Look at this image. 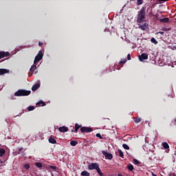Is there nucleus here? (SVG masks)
Masks as SVG:
<instances>
[{
  "instance_id": "f257e3e1",
  "label": "nucleus",
  "mask_w": 176,
  "mask_h": 176,
  "mask_svg": "<svg viewBox=\"0 0 176 176\" xmlns=\"http://www.w3.org/2000/svg\"><path fill=\"white\" fill-rule=\"evenodd\" d=\"M43 58V52L42 51H39L38 54L36 56L34 60V65H32L30 68L31 72H33V71H35L36 69V63L41 61L42 58Z\"/></svg>"
},
{
  "instance_id": "f03ea898",
  "label": "nucleus",
  "mask_w": 176,
  "mask_h": 176,
  "mask_svg": "<svg viewBox=\"0 0 176 176\" xmlns=\"http://www.w3.org/2000/svg\"><path fill=\"white\" fill-rule=\"evenodd\" d=\"M146 8L142 7V9L138 12V19L137 21L139 23V24H141L144 20H145V16H146Z\"/></svg>"
},
{
  "instance_id": "7ed1b4c3",
  "label": "nucleus",
  "mask_w": 176,
  "mask_h": 176,
  "mask_svg": "<svg viewBox=\"0 0 176 176\" xmlns=\"http://www.w3.org/2000/svg\"><path fill=\"white\" fill-rule=\"evenodd\" d=\"M30 94H31V91H27L24 89H19L14 93V96H16V97L30 96Z\"/></svg>"
},
{
  "instance_id": "20e7f679",
  "label": "nucleus",
  "mask_w": 176,
  "mask_h": 176,
  "mask_svg": "<svg viewBox=\"0 0 176 176\" xmlns=\"http://www.w3.org/2000/svg\"><path fill=\"white\" fill-rule=\"evenodd\" d=\"M100 168V165L98 163H91L88 165L89 170H98Z\"/></svg>"
},
{
  "instance_id": "39448f33",
  "label": "nucleus",
  "mask_w": 176,
  "mask_h": 176,
  "mask_svg": "<svg viewBox=\"0 0 176 176\" xmlns=\"http://www.w3.org/2000/svg\"><path fill=\"white\" fill-rule=\"evenodd\" d=\"M80 131L81 133H91V131H93V129H91V128L82 126L80 128Z\"/></svg>"
},
{
  "instance_id": "423d86ee",
  "label": "nucleus",
  "mask_w": 176,
  "mask_h": 176,
  "mask_svg": "<svg viewBox=\"0 0 176 176\" xmlns=\"http://www.w3.org/2000/svg\"><path fill=\"white\" fill-rule=\"evenodd\" d=\"M39 87H41V81L38 80L37 83L32 86V91H36V90H38Z\"/></svg>"
},
{
  "instance_id": "0eeeda50",
  "label": "nucleus",
  "mask_w": 176,
  "mask_h": 176,
  "mask_svg": "<svg viewBox=\"0 0 176 176\" xmlns=\"http://www.w3.org/2000/svg\"><path fill=\"white\" fill-rule=\"evenodd\" d=\"M102 154L104 155V157H106V159H108L109 160H112V159L113 157L112 154L108 153L105 151H102Z\"/></svg>"
},
{
  "instance_id": "6e6552de",
  "label": "nucleus",
  "mask_w": 176,
  "mask_h": 176,
  "mask_svg": "<svg viewBox=\"0 0 176 176\" xmlns=\"http://www.w3.org/2000/svg\"><path fill=\"white\" fill-rule=\"evenodd\" d=\"M140 61H144V60H148V54L143 53L139 56Z\"/></svg>"
},
{
  "instance_id": "1a4fd4ad",
  "label": "nucleus",
  "mask_w": 176,
  "mask_h": 176,
  "mask_svg": "<svg viewBox=\"0 0 176 176\" xmlns=\"http://www.w3.org/2000/svg\"><path fill=\"white\" fill-rule=\"evenodd\" d=\"M58 130L60 133H67V131H68V127L60 126L58 128Z\"/></svg>"
},
{
  "instance_id": "9d476101",
  "label": "nucleus",
  "mask_w": 176,
  "mask_h": 176,
  "mask_svg": "<svg viewBox=\"0 0 176 176\" xmlns=\"http://www.w3.org/2000/svg\"><path fill=\"white\" fill-rule=\"evenodd\" d=\"M8 56H9V52H0V58H3V57H8Z\"/></svg>"
},
{
  "instance_id": "9b49d317",
  "label": "nucleus",
  "mask_w": 176,
  "mask_h": 176,
  "mask_svg": "<svg viewBox=\"0 0 176 176\" xmlns=\"http://www.w3.org/2000/svg\"><path fill=\"white\" fill-rule=\"evenodd\" d=\"M139 28L142 30V31H145L148 28V25L146 23H144L143 25H140Z\"/></svg>"
},
{
  "instance_id": "f8f14e48",
  "label": "nucleus",
  "mask_w": 176,
  "mask_h": 176,
  "mask_svg": "<svg viewBox=\"0 0 176 176\" xmlns=\"http://www.w3.org/2000/svg\"><path fill=\"white\" fill-rule=\"evenodd\" d=\"M5 74H9V70L6 69H0V75H3Z\"/></svg>"
},
{
  "instance_id": "ddd939ff",
  "label": "nucleus",
  "mask_w": 176,
  "mask_h": 176,
  "mask_svg": "<svg viewBox=\"0 0 176 176\" xmlns=\"http://www.w3.org/2000/svg\"><path fill=\"white\" fill-rule=\"evenodd\" d=\"M50 144H57V140L52 137H50L48 140Z\"/></svg>"
},
{
  "instance_id": "4468645a",
  "label": "nucleus",
  "mask_w": 176,
  "mask_h": 176,
  "mask_svg": "<svg viewBox=\"0 0 176 176\" xmlns=\"http://www.w3.org/2000/svg\"><path fill=\"white\" fill-rule=\"evenodd\" d=\"M160 23H168L170 19L168 18H163L160 20Z\"/></svg>"
},
{
  "instance_id": "2eb2a0df",
  "label": "nucleus",
  "mask_w": 176,
  "mask_h": 176,
  "mask_svg": "<svg viewBox=\"0 0 176 176\" xmlns=\"http://www.w3.org/2000/svg\"><path fill=\"white\" fill-rule=\"evenodd\" d=\"M82 176H90V173L87 172V170H84L81 172Z\"/></svg>"
},
{
  "instance_id": "dca6fc26",
  "label": "nucleus",
  "mask_w": 176,
  "mask_h": 176,
  "mask_svg": "<svg viewBox=\"0 0 176 176\" xmlns=\"http://www.w3.org/2000/svg\"><path fill=\"white\" fill-rule=\"evenodd\" d=\"M162 146L164 149H168V148H170V146H168V144L167 142L162 143Z\"/></svg>"
},
{
  "instance_id": "f3484780",
  "label": "nucleus",
  "mask_w": 176,
  "mask_h": 176,
  "mask_svg": "<svg viewBox=\"0 0 176 176\" xmlns=\"http://www.w3.org/2000/svg\"><path fill=\"white\" fill-rule=\"evenodd\" d=\"M70 145L72 146H76V145H78V141L76 140H72L71 142H70Z\"/></svg>"
},
{
  "instance_id": "a211bd4d",
  "label": "nucleus",
  "mask_w": 176,
  "mask_h": 176,
  "mask_svg": "<svg viewBox=\"0 0 176 176\" xmlns=\"http://www.w3.org/2000/svg\"><path fill=\"white\" fill-rule=\"evenodd\" d=\"M6 151L3 148H0V157H2L6 153Z\"/></svg>"
},
{
  "instance_id": "6ab92c4d",
  "label": "nucleus",
  "mask_w": 176,
  "mask_h": 176,
  "mask_svg": "<svg viewBox=\"0 0 176 176\" xmlns=\"http://www.w3.org/2000/svg\"><path fill=\"white\" fill-rule=\"evenodd\" d=\"M36 105H39L40 107H45L46 104L43 101H39Z\"/></svg>"
},
{
  "instance_id": "aec40b11",
  "label": "nucleus",
  "mask_w": 176,
  "mask_h": 176,
  "mask_svg": "<svg viewBox=\"0 0 176 176\" xmlns=\"http://www.w3.org/2000/svg\"><path fill=\"white\" fill-rule=\"evenodd\" d=\"M35 166L36 167H38V168H42V167H43L42 163H41V162H36Z\"/></svg>"
},
{
  "instance_id": "412c9836",
  "label": "nucleus",
  "mask_w": 176,
  "mask_h": 176,
  "mask_svg": "<svg viewBox=\"0 0 176 176\" xmlns=\"http://www.w3.org/2000/svg\"><path fill=\"white\" fill-rule=\"evenodd\" d=\"M127 168L129 169L130 171H133L134 170V166L132 164H129Z\"/></svg>"
},
{
  "instance_id": "4be33fe9",
  "label": "nucleus",
  "mask_w": 176,
  "mask_h": 176,
  "mask_svg": "<svg viewBox=\"0 0 176 176\" xmlns=\"http://www.w3.org/2000/svg\"><path fill=\"white\" fill-rule=\"evenodd\" d=\"M79 129H80V125L76 124H75V132L77 133L78 130H79Z\"/></svg>"
},
{
  "instance_id": "5701e85b",
  "label": "nucleus",
  "mask_w": 176,
  "mask_h": 176,
  "mask_svg": "<svg viewBox=\"0 0 176 176\" xmlns=\"http://www.w3.org/2000/svg\"><path fill=\"white\" fill-rule=\"evenodd\" d=\"M122 147L124 148V149H126V151H129V149H130V147L129 146V145L126 144H122Z\"/></svg>"
},
{
  "instance_id": "b1692460",
  "label": "nucleus",
  "mask_w": 176,
  "mask_h": 176,
  "mask_svg": "<svg viewBox=\"0 0 176 176\" xmlns=\"http://www.w3.org/2000/svg\"><path fill=\"white\" fill-rule=\"evenodd\" d=\"M141 118H134V122H135V123H140V122H141Z\"/></svg>"
},
{
  "instance_id": "393cba45",
  "label": "nucleus",
  "mask_w": 176,
  "mask_h": 176,
  "mask_svg": "<svg viewBox=\"0 0 176 176\" xmlns=\"http://www.w3.org/2000/svg\"><path fill=\"white\" fill-rule=\"evenodd\" d=\"M151 41L152 43H154V45H157V41H156L155 38H152Z\"/></svg>"
},
{
  "instance_id": "a878e982",
  "label": "nucleus",
  "mask_w": 176,
  "mask_h": 176,
  "mask_svg": "<svg viewBox=\"0 0 176 176\" xmlns=\"http://www.w3.org/2000/svg\"><path fill=\"white\" fill-rule=\"evenodd\" d=\"M96 171H97L98 174H99V175H100V176L104 175V174L102 173V172H101V169H100V168H98V169H96Z\"/></svg>"
},
{
  "instance_id": "bb28decb",
  "label": "nucleus",
  "mask_w": 176,
  "mask_h": 176,
  "mask_svg": "<svg viewBox=\"0 0 176 176\" xmlns=\"http://www.w3.org/2000/svg\"><path fill=\"white\" fill-rule=\"evenodd\" d=\"M118 155L119 156H120V157H123V156H124V155L122 152V150H118Z\"/></svg>"
},
{
  "instance_id": "cd10ccee",
  "label": "nucleus",
  "mask_w": 176,
  "mask_h": 176,
  "mask_svg": "<svg viewBox=\"0 0 176 176\" xmlns=\"http://www.w3.org/2000/svg\"><path fill=\"white\" fill-rule=\"evenodd\" d=\"M35 109V107L34 106H30L28 107V111H34Z\"/></svg>"
},
{
  "instance_id": "c85d7f7f",
  "label": "nucleus",
  "mask_w": 176,
  "mask_h": 176,
  "mask_svg": "<svg viewBox=\"0 0 176 176\" xmlns=\"http://www.w3.org/2000/svg\"><path fill=\"white\" fill-rule=\"evenodd\" d=\"M126 61H127L126 59H124L123 60H121L119 62V65H122V64H125Z\"/></svg>"
},
{
  "instance_id": "c756f323",
  "label": "nucleus",
  "mask_w": 176,
  "mask_h": 176,
  "mask_svg": "<svg viewBox=\"0 0 176 176\" xmlns=\"http://www.w3.org/2000/svg\"><path fill=\"white\" fill-rule=\"evenodd\" d=\"M25 170H28L30 168V164H25L24 166H23Z\"/></svg>"
},
{
  "instance_id": "7c9ffc66",
  "label": "nucleus",
  "mask_w": 176,
  "mask_h": 176,
  "mask_svg": "<svg viewBox=\"0 0 176 176\" xmlns=\"http://www.w3.org/2000/svg\"><path fill=\"white\" fill-rule=\"evenodd\" d=\"M133 163L134 164H140V161L137 159H133Z\"/></svg>"
},
{
  "instance_id": "2f4dec72",
  "label": "nucleus",
  "mask_w": 176,
  "mask_h": 176,
  "mask_svg": "<svg viewBox=\"0 0 176 176\" xmlns=\"http://www.w3.org/2000/svg\"><path fill=\"white\" fill-rule=\"evenodd\" d=\"M5 162H6V161H1V160H0V167H1V166H5Z\"/></svg>"
},
{
  "instance_id": "473e14b6",
  "label": "nucleus",
  "mask_w": 176,
  "mask_h": 176,
  "mask_svg": "<svg viewBox=\"0 0 176 176\" xmlns=\"http://www.w3.org/2000/svg\"><path fill=\"white\" fill-rule=\"evenodd\" d=\"M96 137H98V138H100V140H102V136H101L100 133H97Z\"/></svg>"
},
{
  "instance_id": "72a5a7b5",
  "label": "nucleus",
  "mask_w": 176,
  "mask_h": 176,
  "mask_svg": "<svg viewBox=\"0 0 176 176\" xmlns=\"http://www.w3.org/2000/svg\"><path fill=\"white\" fill-rule=\"evenodd\" d=\"M50 168H51L52 170H57V167H56V166H51Z\"/></svg>"
},
{
  "instance_id": "f704fd0d",
  "label": "nucleus",
  "mask_w": 176,
  "mask_h": 176,
  "mask_svg": "<svg viewBox=\"0 0 176 176\" xmlns=\"http://www.w3.org/2000/svg\"><path fill=\"white\" fill-rule=\"evenodd\" d=\"M137 5H142V1H138Z\"/></svg>"
},
{
  "instance_id": "c9c22d12",
  "label": "nucleus",
  "mask_w": 176,
  "mask_h": 176,
  "mask_svg": "<svg viewBox=\"0 0 176 176\" xmlns=\"http://www.w3.org/2000/svg\"><path fill=\"white\" fill-rule=\"evenodd\" d=\"M127 58L128 60H131V56L130 55V54L127 55Z\"/></svg>"
},
{
  "instance_id": "e433bc0d",
  "label": "nucleus",
  "mask_w": 176,
  "mask_h": 176,
  "mask_svg": "<svg viewBox=\"0 0 176 176\" xmlns=\"http://www.w3.org/2000/svg\"><path fill=\"white\" fill-rule=\"evenodd\" d=\"M157 34H160L161 35H163V34H164V32H158Z\"/></svg>"
},
{
  "instance_id": "4c0bfd02",
  "label": "nucleus",
  "mask_w": 176,
  "mask_h": 176,
  "mask_svg": "<svg viewBox=\"0 0 176 176\" xmlns=\"http://www.w3.org/2000/svg\"><path fill=\"white\" fill-rule=\"evenodd\" d=\"M38 45H39V46H42V45H43V43L39 42Z\"/></svg>"
},
{
  "instance_id": "58836bf2",
  "label": "nucleus",
  "mask_w": 176,
  "mask_h": 176,
  "mask_svg": "<svg viewBox=\"0 0 176 176\" xmlns=\"http://www.w3.org/2000/svg\"><path fill=\"white\" fill-rule=\"evenodd\" d=\"M162 30H163V31H167V28H164L162 29Z\"/></svg>"
},
{
  "instance_id": "ea45409f",
  "label": "nucleus",
  "mask_w": 176,
  "mask_h": 176,
  "mask_svg": "<svg viewBox=\"0 0 176 176\" xmlns=\"http://www.w3.org/2000/svg\"><path fill=\"white\" fill-rule=\"evenodd\" d=\"M152 175H153V176H157L156 174H155V173H152Z\"/></svg>"
},
{
  "instance_id": "a19ab883",
  "label": "nucleus",
  "mask_w": 176,
  "mask_h": 176,
  "mask_svg": "<svg viewBox=\"0 0 176 176\" xmlns=\"http://www.w3.org/2000/svg\"><path fill=\"white\" fill-rule=\"evenodd\" d=\"M118 176H122V175L120 173H118Z\"/></svg>"
},
{
  "instance_id": "79ce46f5",
  "label": "nucleus",
  "mask_w": 176,
  "mask_h": 176,
  "mask_svg": "<svg viewBox=\"0 0 176 176\" xmlns=\"http://www.w3.org/2000/svg\"><path fill=\"white\" fill-rule=\"evenodd\" d=\"M173 176H176L175 173H173Z\"/></svg>"
}]
</instances>
